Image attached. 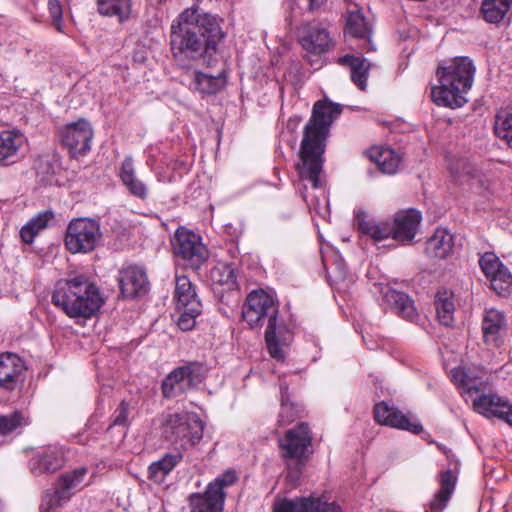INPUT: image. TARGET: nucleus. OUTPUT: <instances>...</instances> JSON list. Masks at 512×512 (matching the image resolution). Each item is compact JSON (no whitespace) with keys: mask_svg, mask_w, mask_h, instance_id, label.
<instances>
[{"mask_svg":"<svg viewBox=\"0 0 512 512\" xmlns=\"http://www.w3.org/2000/svg\"><path fill=\"white\" fill-rule=\"evenodd\" d=\"M58 135L61 143L74 158L84 156L91 149L93 129L85 119L65 125L59 130Z\"/></svg>","mask_w":512,"mask_h":512,"instance_id":"nucleus-13","label":"nucleus"},{"mask_svg":"<svg viewBox=\"0 0 512 512\" xmlns=\"http://www.w3.org/2000/svg\"><path fill=\"white\" fill-rule=\"evenodd\" d=\"M213 279L220 285L233 289L236 286L235 269L230 264L222 265L212 271Z\"/></svg>","mask_w":512,"mask_h":512,"instance_id":"nucleus-45","label":"nucleus"},{"mask_svg":"<svg viewBox=\"0 0 512 512\" xmlns=\"http://www.w3.org/2000/svg\"><path fill=\"white\" fill-rule=\"evenodd\" d=\"M383 300L390 309L403 319L412 321L416 316V309L408 294L397 291L389 286L382 288Z\"/></svg>","mask_w":512,"mask_h":512,"instance_id":"nucleus-27","label":"nucleus"},{"mask_svg":"<svg viewBox=\"0 0 512 512\" xmlns=\"http://www.w3.org/2000/svg\"><path fill=\"white\" fill-rule=\"evenodd\" d=\"M234 471H227L210 483L203 494L190 496L191 512H222L226 497L225 490L235 484Z\"/></svg>","mask_w":512,"mask_h":512,"instance_id":"nucleus-9","label":"nucleus"},{"mask_svg":"<svg viewBox=\"0 0 512 512\" xmlns=\"http://www.w3.org/2000/svg\"><path fill=\"white\" fill-rule=\"evenodd\" d=\"M25 365L14 353L0 355V402L6 403L19 393L25 381Z\"/></svg>","mask_w":512,"mask_h":512,"instance_id":"nucleus-10","label":"nucleus"},{"mask_svg":"<svg viewBox=\"0 0 512 512\" xmlns=\"http://www.w3.org/2000/svg\"><path fill=\"white\" fill-rule=\"evenodd\" d=\"M494 131L498 138L512 148V113L501 111L496 115Z\"/></svg>","mask_w":512,"mask_h":512,"instance_id":"nucleus-43","label":"nucleus"},{"mask_svg":"<svg viewBox=\"0 0 512 512\" xmlns=\"http://www.w3.org/2000/svg\"><path fill=\"white\" fill-rule=\"evenodd\" d=\"M118 283L124 298H137L149 292L150 283L146 271L139 266H128L119 271Z\"/></svg>","mask_w":512,"mask_h":512,"instance_id":"nucleus-17","label":"nucleus"},{"mask_svg":"<svg viewBox=\"0 0 512 512\" xmlns=\"http://www.w3.org/2000/svg\"><path fill=\"white\" fill-rule=\"evenodd\" d=\"M449 171L453 181L459 184L469 182L479 176V170L467 158H456L449 164Z\"/></svg>","mask_w":512,"mask_h":512,"instance_id":"nucleus-41","label":"nucleus"},{"mask_svg":"<svg viewBox=\"0 0 512 512\" xmlns=\"http://www.w3.org/2000/svg\"><path fill=\"white\" fill-rule=\"evenodd\" d=\"M306 460H287V480L296 486L299 483Z\"/></svg>","mask_w":512,"mask_h":512,"instance_id":"nucleus-49","label":"nucleus"},{"mask_svg":"<svg viewBox=\"0 0 512 512\" xmlns=\"http://www.w3.org/2000/svg\"><path fill=\"white\" fill-rule=\"evenodd\" d=\"M337 63L347 66L351 70L352 82L362 91L367 87V78L370 69V63L364 59L352 54H346L338 58Z\"/></svg>","mask_w":512,"mask_h":512,"instance_id":"nucleus-34","label":"nucleus"},{"mask_svg":"<svg viewBox=\"0 0 512 512\" xmlns=\"http://www.w3.org/2000/svg\"><path fill=\"white\" fill-rule=\"evenodd\" d=\"M312 434L307 423L301 422L286 431L279 440L282 457L286 460H307L311 451Z\"/></svg>","mask_w":512,"mask_h":512,"instance_id":"nucleus-12","label":"nucleus"},{"mask_svg":"<svg viewBox=\"0 0 512 512\" xmlns=\"http://www.w3.org/2000/svg\"><path fill=\"white\" fill-rule=\"evenodd\" d=\"M308 1H309L308 10L311 12L318 9L323 4V0H308Z\"/></svg>","mask_w":512,"mask_h":512,"instance_id":"nucleus-53","label":"nucleus"},{"mask_svg":"<svg viewBox=\"0 0 512 512\" xmlns=\"http://www.w3.org/2000/svg\"><path fill=\"white\" fill-rule=\"evenodd\" d=\"M203 422L193 414H168L162 423V435L171 444L187 449L203 437Z\"/></svg>","mask_w":512,"mask_h":512,"instance_id":"nucleus-5","label":"nucleus"},{"mask_svg":"<svg viewBox=\"0 0 512 512\" xmlns=\"http://www.w3.org/2000/svg\"><path fill=\"white\" fill-rule=\"evenodd\" d=\"M512 8V0H483L481 15L488 23H500Z\"/></svg>","mask_w":512,"mask_h":512,"instance_id":"nucleus-38","label":"nucleus"},{"mask_svg":"<svg viewBox=\"0 0 512 512\" xmlns=\"http://www.w3.org/2000/svg\"><path fill=\"white\" fill-rule=\"evenodd\" d=\"M48 11L53 25L62 31V6L59 0H48Z\"/></svg>","mask_w":512,"mask_h":512,"instance_id":"nucleus-50","label":"nucleus"},{"mask_svg":"<svg viewBox=\"0 0 512 512\" xmlns=\"http://www.w3.org/2000/svg\"><path fill=\"white\" fill-rule=\"evenodd\" d=\"M297 37L302 48L308 53L307 60L311 66L314 65L312 56L318 57L326 53L331 47L329 32L317 23L302 22L297 27ZM315 64H318L317 67L321 66L318 59Z\"/></svg>","mask_w":512,"mask_h":512,"instance_id":"nucleus-11","label":"nucleus"},{"mask_svg":"<svg viewBox=\"0 0 512 512\" xmlns=\"http://www.w3.org/2000/svg\"><path fill=\"white\" fill-rule=\"evenodd\" d=\"M474 410L487 418L496 417L512 426V403L497 394H482L473 401Z\"/></svg>","mask_w":512,"mask_h":512,"instance_id":"nucleus-19","label":"nucleus"},{"mask_svg":"<svg viewBox=\"0 0 512 512\" xmlns=\"http://www.w3.org/2000/svg\"><path fill=\"white\" fill-rule=\"evenodd\" d=\"M266 323L265 341L268 351L271 357L282 359L283 353L281 345L288 344L292 338V334L284 320L279 318L278 313L270 316Z\"/></svg>","mask_w":512,"mask_h":512,"instance_id":"nucleus-21","label":"nucleus"},{"mask_svg":"<svg viewBox=\"0 0 512 512\" xmlns=\"http://www.w3.org/2000/svg\"><path fill=\"white\" fill-rule=\"evenodd\" d=\"M181 452L166 453L160 460L148 467V478L157 484L164 482L166 476L182 461Z\"/></svg>","mask_w":512,"mask_h":512,"instance_id":"nucleus-35","label":"nucleus"},{"mask_svg":"<svg viewBox=\"0 0 512 512\" xmlns=\"http://www.w3.org/2000/svg\"><path fill=\"white\" fill-rule=\"evenodd\" d=\"M192 81L190 87L201 95H215L226 85L227 74L225 68H221L217 75H211L192 68Z\"/></svg>","mask_w":512,"mask_h":512,"instance_id":"nucleus-25","label":"nucleus"},{"mask_svg":"<svg viewBox=\"0 0 512 512\" xmlns=\"http://www.w3.org/2000/svg\"><path fill=\"white\" fill-rule=\"evenodd\" d=\"M422 220L421 213L413 208L401 210L394 216L392 238L402 244H410L415 238Z\"/></svg>","mask_w":512,"mask_h":512,"instance_id":"nucleus-20","label":"nucleus"},{"mask_svg":"<svg viewBox=\"0 0 512 512\" xmlns=\"http://www.w3.org/2000/svg\"><path fill=\"white\" fill-rule=\"evenodd\" d=\"M278 313L274 299L264 290H254L248 294L242 310L243 319L251 327L263 326L267 319Z\"/></svg>","mask_w":512,"mask_h":512,"instance_id":"nucleus-15","label":"nucleus"},{"mask_svg":"<svg viewBox=\"0 0 512 512\" xmlns=\"http://www.w3.org/2000/svg\"><path fill=\"white\" fill-rule=\"evenodd\" d=\"M482 333L484 342L493 347H499L507 333L505 315L497 309H487L482 319Z\"/></svg>","mask_w":512,"mask_h":512,"instance_id":"nucleus-23","label":"nucleus"},{"mask_svg":"<svg viewBox=\"0 0 512 512\" xmlns=\"http://www.w3.org/2000/svg\"><path fill=\"white\" fill-rule=\"evenodd\" d=\"M272 512H340V508L335 503H328L321 498L303 497L277 501Z\"/></svg>","mask_w":512,"mask_h":512,"instance_id":"nucleus-22","label":"nucleus"},{"mask_svg":"<svg viewBox=\"0 0 512 512\" xmlns=\"http://www.w3.org/2000/svg\"><path fill=\"white\" fill-rule=\"evenodd\" d=\"M435 308L440 323L447 327L451 326L455 312L452 293L447 290L438 291L435 296Z\"/></svg>","mask_w":512,"mask_h":512,"instance_id":"nucleus-40","label":"nucleus"},{"mask_svg":"<svg viewBox=\"0 0 512 512\" xmlns=\"http://www.w3.org/2000/svg\"><path fill=\"white\" fill-rule=\"evenodd\" d=\"M25 142L19 131L5 130L0 132V165L7 166L16 162L18 152Z\"/></svg>","mask_w":512,"mask_h":512,"instance_id":"nucleus-31","label":"nucleus"},{"mask_svg":"<svg viewBox=\"0 0 512 512\" xmlns=\"http://www.w3.org/2000/svg\"><path fill=\"white\" fill-rule=\"evenodd\" d=\"M479 265L493 291L503 297L512 294V274L494 252L484 253Z\"/></svg>","mask_w":512,"mask_h":512,"instance_id":"nucleus-14","label":"nucleus"},{"mask_svg":"<svg viewBox=\"0 0 512 512\" xmlns=\"http://www.w3.org/2000/svg\"><path fill=\"white\" fill-rule=\"evenodd\" d=\"M282 396H281V410L279 413V422L281 425L290 424L298 417V410L295 405L291 403L286 395V391L281 387ZM287 390V388H285Z\"/></svg>","mask_w":512,"mask_h":512,"instance_id":"nucleus-46","label":"nucleus"},{"mask_svg":"<svg viewBox=\"0 0 512 512\" xmlns=\"http://www.w3.org/2000/svg\"><path fill=\"white\" fill-rule=\"evenodd\" d=\"M379 169L385 174H394L400 164V158L390 148H382L377 151V155L371 156Z\"/></svg>","mask_w":512,"mask_h":512,"instance_id":"nucleus-42","label":"nucleus"},{"mask_svg":"<svg viewBox=\"0 0 512 512\" xmlns=\"http://www.w3.org/2000/svg\"><path fill=\"white\" fill-rule=\"evenodd\" d=\"M54 219V213L50 210L43 211L30 219L20 230V237L26 244H31L35 236L45 229Z\"/></svg>","mask_w":512,"mask_h":512,"instance_id":"nucleus-39","label":"nucleus"},{"mask_svg":"<svg viewBox=\"0 0 512 512\" xmlns=\"http://www.w3.org/2000/svg\"><path fill=\"white\" fill-rule=\"evenodd\" d=\"M456 482L457 476L452 470L448 469L442 471L439 476L440 489L429 502V510L426 512H442L446 508L455 490Z\"/></svg>","mask_w":512,"mask_h":512,"instance_id":"nucleus-30","label":"nucleus"},{"mask_svg":"<svg viewBox=\"0 0 512 512\" xmlns=\"http://www.w3.org/2000/svg\"><path fill=\"white\" fill-rule=\"evenodd\" d=\"M454 237L444 228H438L426 241L425 253L431 259H446L453 251Z\"/></svg>","mask_w":512,"mask_h":512,"instance_id":"nucleus-28","label":"nucleus"},{"mask_svg":"<svg viewBox=\"0 0 512 512\" xmlns=\"http://www.w3.org/2000/svg\"><path fill=\"white\" fill-rule=\"evenodd\" d=\"M373 412L375 421L381 425L407 430L414 434H419L423 429L420 423L412 421L398 408L390 406L385 401L377 403Z\"/></svg>","mask_w":512,"mask_h":512,"instance_id":"nucleus-18","label":"nucleus"},{"mask_svg":"<svg viewBox=\"0 0 512 512\" xmlns=\"http://www.w3.org/2000/svg\"><path fill=\"white\" fill-rule=\"evenodd\" d=\"M30 424L29 417L21 410L0 414V446L10 443L21 429Z\"/></svg>","mask_w":512,"mask_h":512,"instance_id":"nucleus-29","label":"nucleus"},{"mask_svg":"<svg viewBox=\"0 0 512 512\" xmlns=\"http://www.w3.org/2000/svg\"><path fill=\"white\" fill-rule=\"evenodd\" d=\"M475 67L468 57L455 58L450 65L438 67L436 75L439 85L431 89L432 101L448 108H460L468 99L467 92L471 89Z\"/></svg>","mask_w":512,"mask_h":512,"instance_id":"nucleus-3","label":"nucleus"},{"mask_svg":"<svg viewBox=\"0 0 512 512\" xmlns=\"http://www.w3.org/2000/svg\"><path fill=\"white\" fill-rule=\"evenodd\" d=\"M102 239L100 223L92 218L72 219L64 237L66 249L73 253L87 254L96 249Z\"/></svg>","mask_w":512,"mask_h":512,"instance_id":"nucleus-6","label":"nucleus"},{"mask_svg":"<svg viewBox=\"0 0 512 512\" xmlns=\"http://www.w3.org/2000/svg\"><path fill=\"white\" fill-rule=\"evenodd\" d=\"M100 14L124 22L131 17L132 0H96Z\"/></svg>","mask_w":512,"mask_h":512,"instance_id":"nucleus-37","label":"nucleus"},{"mask_svg":"<svg viewBox=\"0 0 512 512\" xmlns=\"http://www.w3.org/2000/svg\"><path fill=\"white\" fill-rule=\"evenodd\" d=\"M224 36L216 16L198 7L186 9L171 25L170 45L176 65L186 72L216 66L220 60L217 45Z\"/></svg>","mask_w":512,"mask_h":512,"instance_id":"nucleus-1","label":"nucleus"},{"mask_svg":"<svg viewBox=\"0 0 512 512\" xmlns=\"http://www.w3.org/2000/svg\"><path fill=\"white\" fill-rule=\"evenodd\" d=\"M119 177L122 184L132 196L141 200H145L148 197V188L146 184L137 177L131 156L124 158L120 167Z\"/></svg>","mask_w":512,"mask_h":512,"instance_id":"nucleus-32","label":"nucleus"},{"mask_svg":"<svg viewBox=\"0 0 512 512\" xmlns=\"http://www.w3.org/2000/svg\"><path fill=\"white\" fill-rule=\"evenodd\" d=\"M128 414L129 404L125 401H122L113 413L112 422L109 425V429L115 426L126 428L129 424Z\"/></svg>","mask_w":512,"mask_h":512,"instance_id":"nucleus-48","label":"nucleus"},{"mask_svg":"<svg viewBox=\"0 0 512 512\" xmlns=\"http://www.w3.org/2000/svg\"><path fill=\"white\" fill-rule=\"evenodd\" d=\"M172 246L177 263L186 269L197 271L209 258L201 237L185 228L176 230Z\"/></svg>","mask_w":512,"mask_h":512,"instance_id":"nucleus-8","label":"nucleus"},{"mask_svg":"<svg viewBox=\"0 0 512 512\" xmlns=\"http://www.w3.org/2000/svg\"><path fill=\"white\" fill-rule=\"evenodd\" d=\"M69 502L67 496H65L57 487L54 485V491H46L42 497L40 505L41 512L54 511L64 504Z\"/></svg>","mask_w":512,"mask_h":512,"instance_id":"nucleus-44","label":"nucleus"},{"mask_svg":"<svg viewBox=\"0 0 512 512\" xmlns=\"http://www.w3.org/2000/svg\"><path fill=\"white\" fill-rule=\"evenodd\" d=\"M483 389V381L481 378L469 375L465 386L463 387V392L467 394L478 393Z\"/></svg>","mask_w":512,"mask_h":512,"instance_id":"nucleus-51","label":"nucleus"},{"mask_svg":"<svg viewBox=\"0 0 512 512\" xmlns=\"http://www.w3.org/2000/svg\"><path fill=\"white\" fill-rule=\"evenodd\" d=\"M469 373L461 368V367H457V368H454L451 370V380L452 382L457 385L458 387H460L461 389H463V387L465 386V383L469 377Z\"/></svg>","mask_w":512,"mask_h":512,"instance_id":"nucleus-52","label":"nucleus"},{"mask_svg":"<svg viewBox=\"0 0 512 512\" xmlns=\"http://www.w3.org/2000/svg\"><path fill=\"white\" fill-rule=\"evenodd\" d=\"M175 297L177 299V307L189 306V311L191 312H197L198 308H202L195 286L185 275L176 277Z\"/></svg>","mask_w":512,"mask_h":512,"instance_id":"nucleus-33","label":"nucleus"},{"mask_svg":"<svg viewBox=\"0 0 512 512\" xmlns=\"http://www.w3.org/2000/svg\"><path fill=\"white\" fill-rule=\"evenodd\" d=\"M344 32L346 36L363 42L361 51L368 52L375 49L371 42V26L360 10L347 12Z\"/></svg>","mask_w":512,"mask_h":512,"instance_id":"nucleus-24","label":"nucleus"},{"mask_svg":"<svg viewBox=\"0 0 512 512\" xmlns=\"http://www.w3.org/2000/svg\"><path fill=\"white\" fill-rule=\"evenodd\" d=\"M66 457L63 447L48 445L38 449L28 462L32 475L38 477L53 474L65 466Z\"/></svg>","mask_w":512,"mask_h":512,"instance_id":"nucleus-16","label":"nucleus"},{"mask_svg":"<svg viewBox=\"0 0 512 512\" xmlns=\"http://www.w3.org/2000/svg\"><path fill=\"white\" fill-rule=\"evenodd\" d=\"M51 301L70 318H89L103 302L98 288L84 275L57 281Z\"/></svg>","mask_w":512,"mask_h":512,"instance_id":"nucleus-4","label":"nucleus"},{"mask_svg":"<svg viewBox=\"0 0 512 512\" xmlns=\"http://www.w3.org/2000/svg\"><path fill=\"white\" fill-rule=\"evenodd\" d=\"M88 472L86 467H79L62 473L56 480L55 486L70 500L80 488Z\"/></svg>","mask_w":512,"mask_h":512,"instance_id":"nucleus-36","label":"nucleus"},{"mask_svg":"<svg viewBox=\"0 0 512 512\" xmlns=\"http://www.w3.org/2000/svg\"><path fill=\"white\" fill-rule=\"evenodd\" d=\"M206 372V367L198 361L186 362L176 367L162 381L163 397L176 398L197 388L205 379Z\"/></svg>","mask_w":512,"mask_h":512,"instance_id":"nucleus-7","label":"nucleus"},{"mask_svg":"<svg viewBox=\"0 0 512 512\" xmlns=\"http://www.w3.org/2000/svg\"><path fill=\"white\" fill-rule=\"evenodd\" d=\"M355 224L360 233L369 236L376 242L392 237V226L388 221H377L366 212L355 214Z\"/></svg>","mask_w":512,"mask_h":512,"instance_id":"nucleus-26","label":"nucleus"},{"mask_svg":"<svg viewBox=\"0 0 512 512\" xmlns=\"http://www.w3.org/2000/svg\"><path fill=\"white\" fill-rule=\"evenodd\" d=\"M341 112L339 104L327 100L317 101L304 128L299 152L302 165H299V170L301 176L309 180L314 188L320 186L319 175L323 168V154L330 126Z\"/></svg>","mask_w":512,"mask_h":512,"instance_id":"nucleus-2","label":"nucleus"},{"mask_svg":"<svg viewBox=\"0 0 512 512\" xmlns=\"http://www.w3.org/2000/svg\"><path fill=\"white\" fill-rule=\"evenodd\" d=\"M180 312V316L178 319V326L182 331H190L195 327L196 318L201 314L202 308H198L197 312L189 311V306L187 307H177Z\"/></svg>","mask_w":512,"mask_h":512,"instance_id":"nucleus-47","label":"nucleus"}]
</instances>
